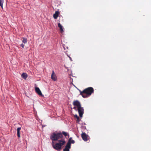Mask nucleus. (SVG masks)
I'll use <instances>...</instances> for the list:
<instances>
[{"instance_id":"20e7f679","label":"nucleus","mask_w":151,"mask_h":151,"mask_svg":"<svg viewBox=\"0 0 151 151\" xmlns=\"http://www.w3.org/2000/svg\"><path fill=\"white\" fill-rule=\"evenodd\" d=\"M77 110L80 117H82L83 116V114L84 113L83 108L81 106L78 108Z\"/></svg>"},{"instance_id":"412c9836","label":"nucleus","mask_w":151,"mask_h":151,"mask_svg":"<svg viewBox=\"0 0 151 151\" xmlns=\"http://www.w3.org/2000/svg\"><path fill=\"white\" fill-rule=\"evenodd\" d=\"M67 56L69 58H70V60L71 61H72L73 60H72V59L68 55H67Z\"/></svg>"},{"instance_id":"6e6552de","label":"nucleus","mask_w":151,"mask_h":151,"mask_svg":"<svg viewBox=\"0 0 151 151\" xmlns=\"http://www.w3.org/2000/svg\"><path fill=\"white\" fill-rule=\"evenodd\" d=\"M51 78L54 81H56L57 79L56 76L55 74L54 71L53 70L52 71V73L51 76Z\"/></svg>"},{"instance_id":"6ab92c4d","label":"nucleus","mask_w":151,"mask_h":151,"mask_svg":"<svg viewBox=\"0 0 151 151\" xmlns=\"http://www.w3.org/2000/svg\"><path fill=\"white\" fill-rule=\"evenodd\" d=\"M73 109H74L76 111H77L78 110L76 106H74V107H73Z\"/></svg>"},{"instance_id":"f8f14e48","label":"nucleus","mask_w":151,"mask_h":151,"mask_svg":"<svg viewBox=\"0 0 151 151\" xmlns=\"http://www.w3.org/2000/svg\"><path fill=\"white\" fill-rule=\"evenodd\" d=\"M58 27L60 28V30L61 33H63L64 31L63 27L60 23L58 24Z\"/></svg>"},{"instance_id":"f03ea898","label":"nucleus","mask_w":151,"mask_h":151,"mask_svg":"<svg viewBox=\"0 0 151 151\" xmlns=\"http://www.w3.org/2000/svg\"><path fill=\"white\" fill-rule=\"evenodd\" d=\"M59 143H57L55 145H53L52 147L56 150L60 151L62 148V146L64 145L65 141L64 139L59 140Z\"/></svg>"},{"instance_id":"423d86ee","label":"nucleus","mask_w":151,"mask_h":151,"mask_svg":"<svg viewBox=\"0 0 151 151\" xmlns=\"http://www.w3.org/2000/svg\"><path fill=\"white\" fill-rule=\"evenodd\" d=\"M73 105L76 106L77 108L81 106V104L78 100L74 101L73 102Z\"/></svg>"},{"instance_id":"9b49d317","label":"nucleus","mask_w":151,"mask_h":151,"mask_svg":"<svg viewBox=\"0 0 151 151\" xmlns=\"http://www.w3.org/2000/svg\"><path fill=\"white\" fill-rule=\"evenodd\" d=\"M21 128L20 127H18L17 129V136L18 138L20 137V130H21Z\"/></svg>"},{"instance_id":"f257e3e1","label":"nucleus","mask_w":151,"mask_h":151,"mask_svg":"<svg viewBox=\"0 0 151 151\" xmlns=\"http://www.w3.org/2000/svg\"><path fill=\"white\" fill-rule=\"evenodd\" d=\"M93 88L88 87L84 89L83 91H80V94L82 95L83 98H86L91 95L93 92Z\"/></svg>"},{"instance_id":"aec40b11","label":"nucleus","mask_w":151,"mask_h":151,"mask_svg":"<svg viewBox=\"0 0 151 151\" xmlns=\"http://www.w3.org/2000/svg\"><path fill=\"white\" fill-rule=\"evenodd\" d=\"M20 46L23 48H24V45L23 44H21Z\"/></svg>"},{"instance_id":"1a4fd4ad","label":"nucleus","mask_w":151,"mask_h":151,"mask_svg":"<svg viewBox=\"0 0 151 151\" xmlns=\"http://www.w3.org/2000/svg\"><path fill=\"white\" fill-rule=\"evenodd\" d=\"M35 91L40 96H43L42 93L38 87H36L35 88Z\"/></svg>"},{"instance_id":"9d476101","label":"nucleus","mask_w":151,"mask_h":151,"mask_svg":"<svg viewBox=\"0 0 151 151\" xmlns=\"http://www.w3.org/2000/svg\"><path fill=\"white\" fill-rule=\"evenodd\" d=\"M59 12L58 11H56L53 15V18L55 19H56L59 16Z\"/></svg>"},{"instance_id":"ddd939ff","label":"nucleus","mask_w":151,"mask_h":151,"mask_svg":"<svg viewBox=\"0 0 151 151\" xmlns=\"http://www.w3.org/2000/svg\"><path fill=\"white\" fill-rule=\"evenodd\" d=\"M21 77L24 79H26L27 77V75L26 73H23L22 74Z\"/></svg>"},{"instance_id":"f3484780","label":"nucleus","mask_w":151,"mask_h":151,"mask_svg":"<svg viewBox=\"0 0 151 151\" xmlns=\"http://www.w3.org/2000/svg\"><path fill=\"white\" fill-rule=\"evenodd\" d=\"M62 134H63L65 136V137H66L67 136H69V135L68 133L66 132H65L63 131L62 132Z\"/></svg>"},{"instance_id":"0eeeda50","label":"nucleus","mask_w":151,"mask_h":151,"mask_svg":"<svg viewBox=\"0 0 151 151\" xmlns=\"http://www.w3.org/2000/svg\"><path fill=\"white\" fill-rule=\"evenodd\" d=\"M70 145L69 142H68L65 147V148L63 149V151H69V149L70 148Z\"/></svg>"},{"instance_id":"7ed1b4c3","label":"nucleus","mask_w":151,"mask_h":151,"mask_svg":"<svg viewBox=\"0 0 151 151\" xmlns=\"http://www.w3.org/2000/svg\"><path fill=\"white\" fill-rule=\"evenodd\" d=\"M63 137L62 134L61 132H60L57 133H52L51 135L50 138L52 141H56L62 138Z\"/></svg>"},{"instance_id":"39448f33","label":"nucleus","mask_w":151,"mask_h":151,"mask_svg":"<svg viewBox=\"0 0 151 151\" xmlns=\"http://www.w3.org/2000/svg\"><path fill=\"white\" fill-rule=\"evenodd\" d=\"M81 136L83 139L85 141H87L89 138L88 136L85 132H83Z\"/></svg>"},{"instance_id":"4468645a","label":"nucleus","mask_w":151,"mask_h":151,"mask_svg":"<svg viewBox=\"0 0 151 151\" xmlns=\"http://www.w3.org/2000/svg\"><path fill=\"white\" fill-rule=\"evenodd\" d=\"M72 137H70L68 141V142H69L70 143V145H71V143L74 144L75 143L74 140L72 139Z\"/></svg>"},{"instance_id":"dca6fc26","label":"nucleus","mask_w":151,"mask_h":151,"mask_svg":"<svg viewBox=\"0 0 151 151\" xmlns=\"http://www.w3.org/2000/svg\"><path fill=\"white\" fill-rule=\"evenodd\" d=\"M22 42L24 43H26L27 42V39L26 38L23 37Z\"/></svg>"},{"instance_id":"2eb2a0df","label":"nucleus","mask_w":151,"mask_h":151,"mask_svg":"<svg viewBox=\"0 0 151 151\" xmlns=\"http://www.w3.org/2000/svg\"><path fill=\"white\" fill-rule=\"evenodd\" d=\"M75 118L77 119V122L79 123V121H80V119H79V117L77 116V115H75L74 116Z\"/></svg>"},{"instance_id":"a211bd4d","label":"nucleus","mask_w":151,"mask_h":151,"mask_svg":"<svg viewBox=\"0 0 151 151\" xmlns=\"http://www.w3.org/2000/svg\"><path fill=\"white\" fill-rule=\"evenodd\" d=\"M3 3L4 0H0V6H1L2 8H3Z\"/></svg>"}]
</instances>
